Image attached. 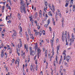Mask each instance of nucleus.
I'll return each mask as SVG.
<instances>
[{
  "instance_id": "obj_1",
  "label": "nucleus",
  "mask_w": 75,
  "mask_h": 75,
  "mask_svg": "<svg viewBox=\"0 0 75 75\" xmlns=\"http://www.w3.org/2000/svg\"><path fill=\"white\" fill-rule=\"evenodd\" d=\"M21 9H20V11L22 13H23V12L25 14H26V11L25 10L26 8L25 6H21Z\"/></svg>"
},
{
  "instance_id": "obj_2",
  "label": "nucleus",
  "mask_w": 75,
  "mask_h": 75,
  "mask_svg": "<svg viewBox=\"0 0 75 75\" xmlns=\"http://www.w3.org/2000/svg\"><path fill=\"white\" fill-rule=\"evenodd\" d=\"M35 65L33 66L32 64H31L30 67V71H32L33 70V72H35L34 69H35Z\"/></svg>"
},
{
  "instance_id": "obj_3",
  "label": "nucleus",
  "mask_w": 75,
  "mask_h": 75,
  "mask_svg": "<svg viewBox=\"0 0 75 75\" xmlns=\"http://www.w3.org/2000/svg\"><path fill=\"white\" fill-rule=\"evenodd\" d=\"M19 41H20V44H18V50H20V47H22V43L21 42V40L20 39H19Z\"/></svg>"
},
{
  "instance_id": "obj_4",
  "label": "nucleus",
  "mask_w": 75,
  "mask_h": 75,
  "mask_svg": "<svg viewBox=\"0 0 75 75\" xmlns=\"http://www.w3.org/2000/svg\"><path fill=\"white\" fill-rule=\"evenodd\" d=\"M55 61H54L53 62V65L54 66H56V64H55V62H57V63H58V56L57 55V54L56 55V58H55Z\"/></svg>"
},
{
  "instance_id": "obj_5",
  "label": "nucleus",
  "mask_w": 75,
  "mask_h": 75,
  "mask_svg": "<svg viewBox=\"0 0 75 75\" xmlns=\"http://www.w3.org/2000/svg\"><path fill=\"white\" fill-rule=\"evenodd\" d=\"M66 52V50H64V51L62 54L64 55V60H65L66 59V57H67V54L65 53Z\"/></svg>"
},
{
  "instance_id": "obj_6",
  "label": "nucleus",
  "mask_w": 75,
  "mask_h": 75,
  "mask_svg": "<svg viewBox=\"0 0 75 75\" xmlns=\"http://www.w3.org/2000/svg\"><path fill=\"white\" fill-rule=\"evenodd\" d=\"M47 22L48 24H45L44 25L45 27L46 28H47V27H48V25L49 24H50V20L48 19L47 21Z\"/></svg>"
},
{
  "instance_id": "obj_7",
  "label": "nucleus",
  "mask_w": 75,
  "mask_h": 75,
  "mask_svg": "<svg viewBox=\"0 0 75 75\" xmlns=\"http://www.w3.org/2000/svg\"><path fill=\"white\" fill-rule=\"evenodd\" d=\"M15 64H18V67L19 66V64H20V59L19 58H18L16 59L15 62Z\"/></svg>"
},
{
  "instance_id": "obj_8",
  "label": "nucleus",
  "mask_w": 75,
  "mask_h": 75,
  "mask_svg": "<svg viewBox=\"0 0 75 75\" xmlns=\"http://www.w3.org/2000/svg\"><path fill=\"white\" fill-rule=\"evenodd\" d=\"M38 53H37V55H38V58H39V57H40L39 56V54H40L41 52V51L40 50V49H38Z\"/></svg>"
},
{
  "instance_id": "obj_9",
  "label": "nucleus",
  "mask_w": 75,
  "mask_h": 75,
  "mask_svg": "<svg viewBox=\"0 0 75 75\" xmlns=\"http://www.w3.org/2000/svg\"><path fill=\"white\" fill-rule=\"evenodd\" d=\"M34 32H35V36H37L40 34V32H37V30H34Z\"/></svg>"
},
{
  "instance_id": "obj_10",
  "label": "nucleus",
  "mask_w": 75,
  "mask_h": 75,
  "mask_svg": "<svg viewBox=\"0 0 75 75\" xmlns=\"http://www.w3.org/2000/svg\"><path fill=\"white\" fill-rule=\"evenodd\" d=\"M71 57L69 56H67L66 57V61H67V62H69V60L70 59Z\"/></svg>"
},
{
  "instance_id": "obj_11",
  "label": "nucleus",
  "mask_w": 75,
  "mask_h": 75,
  "mask_svg": "<svg viewBox=\"0 0 75 75\" xmlns=\"http://www.w3.org/2000/svg\"><path fill=\"white\" fill-rule=\"evenodd\" d=\"M24 47L25 49H26V51L28 52V46L26 45L25 44L24 45Z\"/></svg>"
},
{
  "instance_id": "obj_12",
  "label": "nucleus",
  "mask_w": 75,
  "mask_h": 75,
  "mask_svg": "<svg viewBox=\"0 0 75 75\" xmlns=\"http://www.w3.org/2000/svg\"><path fill=\"white\" fill-rule=\"evenodd\" d=\"M50 43L51 45V46L52 47L53 45H54V40H52V39H51L50 40Z\"/></svg>"
},
{
  "instance_id": "obj_13",
  "label": "nucleus",
  "mask_w": 75,
  "mask_h": 75,
  "mask_svg": "<svg viewBox=\"0 0 75 75\" xmlns=\"http://www.w3.org/2000/svg\"><path fill=\"white\" fill-rule=\"evenodd\" d=\"M74 0H70V7L71 8V7H72V6H73V2H74L73 1Z\"/></svg>"
},
{
  "instance_id": "obj_14",
  "label": "nucleus",
  "mask_w": 75,
  "mask_h": 75,
  "mask_svg": "<svg viewBox=\"0 0 75 75\" xmlns=\"http://www.w3.org/2000/svg\"><path fill=\"white\" fill-rule=\"evenodd\" d=\"M8 5H9L8 4H6V7L7 8V9H9L10 10L11 9V8L10 7V6H9Z\"/></svg>"
},
{
  "instance_id": "obj_15",
  "label": "nucleus",
  "mask_w": 75,
  "mask_h": 75,
  "mask_svg": "<svg viewBox=\"0 0 75 75\" xmlns=\"http://www.w3.org/2000/svg\"><path fill=\"white\" fill-rule=\"evenodd\" d=\"M21 1V5H22V6H24V4H25V3L24 1L23 0H20Z\"/></svg>"
},
{
  "instance_id": "obj_16",
  "label": "nucleus",
  "mask_w": 75,
  "mask_h": 75,
  "mask_svg": "<svg viewBox=\"0 0 75 75\" xmlns=\"http://www.w3.org/2000/svg\"><path fill=\"white\" fill-rule=\"evenodd\" d=\"M16 50H17V53L18 54V56H20V53H19V52L20 51V50H19V49H18V48L16 49Z\"/></svg>"
},
{
  "instance_id": "obj_17",
  "label": "nucleus",
  "mask_w": 75,
  "mask_h": 75,
  "mask_svg": "<svg viewBox=\"0 0 75 75\" xmlns=\"http://www.w3.org/2000/svg\"><path fill=\"white\" fill-rule=\"evenodd\" d=\"M34 50H32L31 51H30V55H34Z\"/></svg>"
},
{
  "instance_id": "obj_18",
  "label": "nucleus",
  "mask_w": 75,
  "mask_h": 75,
  "mask_svg": "<svg viewBox=\"0 0 75 75\" xmlns=\"http://www.w3.org/2000/svg\"><path fill=\"white\" fill-rule=\"evenodd\" d=\"M25 35L26 37V38L27 39V40L28 41V40H29V38L28 37V34H27V32H25Z\"/></svg>"
},
{
  "instance_id": "obj_19",
  "label": "nucleus",
  "mask_w": 75,
  "mask_h": 75,
  "mask_svg": "<svg viewBox=\"0 0 75 75\" xmlns=\"http://www.w3.org/2000/svg\"><path fill=\"white\" fill-rule=\"evenodd\" d=\"M45 57H47V54H48V52L47 51V50H45Z\"/></svg>"
},
{
  "instance_id": "obj_20",
  "label": "nucleus",
  "mask_w": 75,
  "mask_h": 75,
  "mask_svg": "<svg viewBox=\"0 0 75 75\" xmlns=\"http://www.w3.org/2000/svg\"><path fill=\"white\" fill-rule=\"evenodd\" d=\"M12 15V13H10V15H8L7 16V17H9V18L8 19V20H9L11 18V16Z\"/></svg>"
},
{
  "instance_id": "obj_21",
  "label": "nucleus",
  "mask_w": 75,
  "mask_h": 75,
  "mask_svg": "<svg viewBox=\"0 0 75 75\" xmlns=\"http://www.w3.org/2000/svg\"><path fill=\"white\" fill-rule=\"evenodd\" d=\"M66 4L65 5V6L67 7L68 6V3H69V1L66 0Z\"/></svg>"
},
{
  "instance_id": "obj_22",
  "label": "nucleus",
  "mask_w": 75,
  "mask_h": 75,
  "mask_svg": "<svg viewBox=\"0 0 75 75\" xmlns=\"http://www.w3.org/2000/svg\"><path fill=\"white\" fill-rule=\"evenodd\" d=\"M28 34L30 35H31L32 34H31V31H30V29L29 28L28 29Z\"/></svg>"
},
{
  "instance_id": "obj_23",
  "label": "nucleus",
  "mask_w": 75,
  "mask_h": 75,
  "mask_svg": "<svg viewBox=\"0 0 75 75\" xmlns=\"http://www.w3.org/2000/svg\"><path fill=\"white\" fill-rule=\"evenodd\" d=\"M30 35V38H31L32 40H34V37L33 34H31Z\"/></svg>"
},
{
  "instance_id": "obj_24",
  "label": "nucleus",
  "mask_w": 75,
  "mask_h": 75,
  "mask_svg": "<svg viewBox=\"0 0 75 75\" xmlns=\"http://www.w3.org/2000/svg\"><path fill=\"white\" fill-rule=\"evenodd\" d=\"M48 14L49 16H51V17L52 16V15L51 14V11H49L48 13Z\"/></svg>"
},
{
  "instance_id": "obj_25",
  "label": "nucleus",
  "mask_w": 75,
  "mask_h": 75,
  "mask_svg": "<svg viewBox=\"0 0 75 75\" xmlns=\"http://www.w3.org/2000/svg\"><path fill=\"white\" fill-rule=\"evenodd\" d=\"M21 57H23V58L24 59V58H25V52H24L23 53H22V54H21Z\"/></svg>"
},
{
  "instance_id": "obj_26",
  "label": "nucleus",
  "mask_w": 75,
  "mask_h": 75,
  "mask_svg": "<svg viewBox=\"0 0 75 75\" xmlns=\"http://www.w3.org/2000/svg\"><path fill=\"white\" fill-rule=\"evenodd\" d=\"M30 55H28V62H30Z\"/></svg>"
},
{
  "instance_id": "obj_27",
  "label": "nucleus",
  "mask_w": 75,
  "mask_h": 75,
  "mask_svg": "<svg viewBox=\"0 0 75 75\" xmlns=\"http://www.w3.org/2000/svg\"><path fill=\"white\" fill-rule=\"evenodd\" d=\"M38 16V13L37 12H36L35 13V17L36 18L37 17V16Z\"/></svg>"
},
{
  "instance_id": "obj_28",
  "label": "nucleus",
  "mask_w": 75,
  "mask_h": 75,
  "mask_svg": "<svg viewBox=\"0 0 75 75\" xmlns=\"http://www.w3.org/2000/svg\"><path fill=\"white\" fill-rule=\"evenodd\" d=\"M62 40L63 42H64V41H65V39H64V37L63 35L62 36Z\"/></svg>"
},
{
  "instance_id": "obj_29",
  "label": "nucleus",
  "mask_w": 75,
  "mask_h": 75,
  "mask_svg": "<svg viewBox=\"0 0 75 75\" xmlns=\"http://www.w3.org/2000/svg\"><path fill=\"white\" fill-rule=\"evenodd\" d=\"M62 27H64V18H62Z\"/></svg>"
},
{
  "instance_id": "obj_30",
  "label": "nucleus",
  "mask_w": 75,
  "mask_h": 75,
  "mask_svg": "<svg viewBox=\"0 0 75 75\" xmlns=\"http://www.w3.org/2000/svg\"><path fill=\"white\" fill-rule=\"evenodd\" d=\"M67 34H68V36H67V37L68 39H69L70 38V35H69V32H68L67 33Z\"/></svg>"
},
{
  "instance_id": "obj_31",
  "label": "nucleus",
  "mask_w": 75,
  "mask_h": 75,
  "mask_svg": "<svg viewBox=\"0 0 75 75\" xmlns=\"http://www.w3.org/2000/svg\"><path fill=\"white\" fill-rule=\"evenodd\" d=\"M4 9H5V6H2V13L4 12Z\"/></svg>"
},
{
  "instance_id": "obj_32",
  "label": "nucleus",
  "mask_w": 75,
  "mask_h": 75,
  "mask_svg": "<svg viewBox=\"0 0 75 75\" xmlns=\"http://www.w3.org/2000/svg\"><path fill=\"white\" fill-rule=\"evenodd\" d=\"M52 21L53 22V25H55V21L54 20V19H52Z\"/></svg>"
},
{
  "instance_id": "obj_33",
  "label": "nucleus",
  "mask_w": 75,
  "mask_h": 75,
  "mask_svg": "<svg viewBox=\"0 0 75 75\" xmlns=\"http://www.w3.org/2000/svg\"><path fill=\"white\" fill-rule=\"evenodd\" d=\"M15 61V59H13L12 60H11V62H12V64H14V62Z\"/></svg>"
},
{
  "instance_id": "obj_34",
  "label": "nucleus",
  "mask_w": 75,
  "mask_h": 75,
  "mask_svg": "<svg viewBox=\"0 0 75 75\" xmlns=\"http://www.w3.org/2000/svg\"><path fill=\"white\" fill-rule=\"evenodd\" d=\"M59 48H60V47L58 45L57 47V51H58V50H59Z\"/></svg>"
},
{
  "instance_id": "obj_35",
  "label": "nucleus",
  "mask_w": 75,
  "mask_h": 75,
  "mask_svg": "<svg viewBox=\"0 0 75 75\" xmlns=\"http://www.w3.org/2000/svg\"><path fill=\"white\" fill-rule=\"evenodd\" d=\"M75 5L73 6V11H75Z\"/></svg>"
},
{
  "instance_id": "obj_36",
  "label": "nucleus",
  "mask_w": 75,
  "mask_h": 75,
  "mask_svg": "<svg viewBox=\"0 0 75 75\" xmlns=\"http://www.w3.org/2000/svg\"><path fill=\"white\" fill-rule=\"evenodd\" d=\"M13 35L15 36L17 35V33L16 32V31H15V32L13 33Z\"/></svg>"
},
{
  "instance_id": "obj_37",
  "label": "nucleus",
  "mask_w": 75,
  "mask_h": 75,
  "mask_svg": "<svg viewBox=\"0 0 75 75\" xmlns=\"http://www.w3.org/2000/svg\"><path fill=\"white\" fill-rule=\"evenodd\" d=\"M70 42H74V40L73 39H70Z\"/></svg>"
},
{
  "instance_id": "obj_38",
  "label": "nucleus",
  "mask_w": 75,
  "mask_h": 75,
  "mask_svg": "<svg viewBox=\"0 0 75 75\" xmlns=\"http://www.w3.org/2000/svg\"><path fill=\"white\" fill-rule=\"evenodd\" d=\"M38 44H36V45L35 46V50H36L37 49V48H38V46H37Z\"/></svg>"
},
{
  "instance_id": "obj_39",
  "label": "nucleus",
  "mask_w": 75,
  "mask_h": 75,
  "mask_svg": "<svg viewBox=\"0 0 75 75\" xmlns=\"http://www.w3.org/2000/svg\"><path fill=\"white\" fill-rule=\"evenodd\" d=\"M7 2H9L10 4H11V1L10 0H7Z\"/></svg>"
},
{
  "instance_id": "obj_40",
  "label": "nucleus",
  "mask_w": 75,
  "mask_h": 75,
  "mask_svg": "<svg viewBox=\"0 0 75 75\" xmlns=\"http://www.w3.org/2000/svg\"><path fill=\"white\" fill-rule=\"evenodd\" d=\"M1 58H3V57H4V54L1 53Z\"/></svg>"
},
{
  "instance_id": "obj_41",
  "label": "nucleus",
  "mask_w": 75,
  "mask_h": 75,
  "mask_svg": "<svg viewBox=\"0 0 75 75\" xmlns=\"http://www.w3.org/2000/svg\"><path fill=\"white\" fill-rule=\"evenodd\" d=\"M45 5L46 6H48V3H47V2L45 1Z\"/></svg>"
},
{
  "instance_id": "obj_42",
  "label": "nucleus",
  "mask_w": 75,
  "mask_h": 75,
  "mask_svg": "<svg viewBox=\"0 0 75 75\" xmlns=\"http://www.w3.org/2000/svg\"><path fill=\"white\" fill-rule=\"evenodd\" d=\"M52 7L54 11H55V7H54V5H52Z\"/></svg>"
},
{
  "instance_id": "obj_43",
  "label": "nucleus",
  "mask_w": 75,
  "mask_h": 75,
  "mask_svg": "<svg viewBox=\"0 0 75 75\" xmlns=\"http://www.w3.org/2000/svg\"><path fill=\"white\" fill-rule=\"evenodd\" d=\"M42 33L43 35H45V30H43L42 31Z\"/></svg>"
},
{
  "instance_id": "obj_44",
  "label": "nucleus",
  "mask_w": 75,
  "mask_h": 75,
  "mask_svg": "<svg viewBox=\"0 0 75 75\" xmlns=\"http://www.w3.org/2000/svg\"><path fill=\"white\" fill-rule=\"evenodd\" d=\"M7 22L8 23H10V24H11V20H9V21H8Z\"/></svg>"
},
{
  "instance_id": "obj_45",
  "label": "nucleus",
  "mask_w": 75,
  "mask_h": 75,
  "mask_svg": "<svg viewBox=\"0 0 75 75\" xmlns=\"http://www.w3.org/2000/svg\"><path fill=\"white\" fill-rule=\"evenodd\" d=\"M34 23H35V24H36V25L37 26V25H37V21L35 20V21Z\"/></svg>"
},
{
  "instance_id": "obj_46",
  "label": "nucleus",
  "mask_w": 75,
  "mask_h": 75,
  "mask_svg": "<svg viewBox=\"0 0 75 75\" xmlns=\"http://www.w3.org/2000/svg\"><path fill=\"white\" fill-rule=\"evenodd\" d=\"M49 7L50 8V10H52V7H51L50 5H49Z\"/></svg>"
},
{
  "instance_id": "obj_47",
  "label": "nucleus",
  "mask_w": 75,
  "mask_h": 75,
  "mask_svg": "<svg viewBox=\"0 0 75 75\" xmlns=\"http://www.w3.org/2000/svg\"><path fill=\"white\" fill-rule=\"evenodd\" d=\"M29 18L30 19V21H32V16H31L29 17Z\"/></svg>"
},
{
  "instance_id": "obj_48",
  "label": "nucleus",
  "mask_w": 75,
  "mask_h": 75,
  "mask_svg": "<svg viewBox=\"0 0 75 75\" xmlns=\"http://www.w3.org/2000/svg\"><path fill=\"white\" fill-rule=\"evenodd\" d=\"M47 10V6H45L44 7V10Z\"/></svg>"
},
{
  "instance_id": "obj_49",
  "label": "nucleus",
  "mask_w": 75,
  "mask_h": 75,
  "mask_svg": "<svg viewBox=\"0 0 75 75\" xmlns=\"http://www.w3.org/2000/svg\"><path fill=\"white\" fill-rule=\"evenodd\" d=\"M62 69H60V70L59 71V72L60 73V74H62V72H61V71H62Z\"/></svg>"
},
{
  "instance_id": "obj_50",
  "label": "nucleus",
  "mask_w": 75,
  "mask_h": 75,
  "mask_svg": "<svg viewBox=\"0 0 75 75\" xmlns=\"http://www.w3.org/2000/svg\"><path fill=\"white\" fill-rule=\"evenodd\" d=\"M67 31H65V33L64 34V35H65V36L66 37H67Z\"/></svg>"
},
{
  "instance_id": "obj_51",
  "label": "nucleus",
  "mask_w": 75,
  "mask_h": 75,
  "mask_svg": "<svg viewBox=\"0 0 75 75\" xmlns=\"http://www.w3.org/2000/svg\"><path fill=\"white\" fill-rule=\"evenodd\" d=\"M5 57H6V58H7V54L6 53H5Z\"/></svg>"
},
{
  "instance_id": "obj_52",
  "label": "nucleus",
  "mask_w": 75,
  "mask_h": 75,
  "mask_svg": "<svg viewBox=\"0 0 75 75\" xmlns=\"http://www.w3.org/2000/svg\"><path fill=\"white\" fill-rule=\"evenodd\" d=\"M15 36L13 35H12V38H13V39H14V37H15Z\"/></svg>"
},
{
  "instance_id": "obj_53",
  "label": "nucleus",
  "mask_w": 75,
  "mask_h": 75,
  "mask_svg": "<svg viewBox=\"0 0 75 75\" xmlns=\"http://www.w3.org/2000/svg\"><path fill=\"white\" fill-rule=\"evenodd\" d=\"M18 18H20V13H18Z\"/></svg>"
},
{
  "instance_id": "obj_54",
  "label": "nucleus",
  "mask_w": 75,
  "mask_h": 75,
  "mask_svg": "<svg viewBox=\"0 0 75 75\" xmlns=\"http://www.w3.org/2000/svg\"><path fill=\"white\" fill-rule=\"evenodd\" d=\"M46 59H45V58H44V63H45L46 62Z\"/></svg>"
},
{
  "instance_id": "obj_55",
  "label": "nucleus",
  "mask_w": 75,
  "mask_h": 75,
  "mask_svg": "<svg viewBox=\"0 0 75 75\" xmlns=\"http://www.w3.org/2000/svg\"><path fill=\"white\" fill-rule=\"evenodd\" d=\"M59 16L60 17H61L62 16H61V13H59Z\"/></svg>"
},
{
  "instance_id": "obj_56",
  "label": "nucleus",
  "mask_w": 75,
  "mask_h": 75,
  "mask_svg": "<svg viewBox=\"0 0 75 75\" xmlns=\"http://www.w3.org/2000/svg\"><path fill=\"white\" fill-rule=\"evenodd\" d=\"M38 30H39L40 29V25H38Z\"/></svg>"
},
{
  "instance_id": "obj_57",
  "label": "nucleus",
  "mask_w": 75,
  "mask_h": 75,
  "mask_svg": "<svg viewBox=\"0 0 75 75\" xmlns=\"http://www.w3.org/2000/svg\"><path fill=\"white\" fill-rule=\"evenodd\" d=\"M52 47V52H54V47Z\"/></svg>"
},
{
  "instance_id": "obj_58",
  "label": "nucleus",
  "mask_w": 75,
  "mask_h": 75,
  "mask_svg": "<svg viewBox=\"0 0 75 75\" xmlns=\"http://www.w3.org/2000/svg\"><path fill=\"white\" fill-rule=\"evenodd\" d=\"M40 75H43V73H42V71H41L40 74Z\"/></svg>"
},
{
  "instance_id": "obj_59",
  "label": "nucleus",
  "mask_w": 75,
  "mask_h": 75,
  "mask_svg": "<svg viewBox=\"0 0 75 75\" xmlns=\"http://www.w3.org/2000/svg\"><path fill=\"white\" fill-rule=\"evenodd\" d=\"M19 34H20V36L21 37H23V35H22V33H19Z\"/></svg>"
},
{
  "instance_id": "obj_60",
  "label": "nucleus",
  "mask_w": 75,
  "mask_h": 75,
  "mask_svg": "<svg viewBox=\"0 0 75 75\" xmlns=\"http://www.w3.org/2000/svg\"><path fill=\"white\" fill-rule=\"evenodd\" d=\"M23 32V30H22V29H20V31L19 32V33H22Z\"/></svg>"
},
{
  "instance_id": "obj_61",
  "label": "nucleus",
  "mask_w": 75,
  "mask_h": 75,
  "mask_svg": "<svg viewBox=\"0 0 75 75\" xmlns=\"http://www.w3.org/2000/svg\"><path fill=\"white\" fill-rule=\"evenodd\" d=\"M29 49H30V51H32V48H31V47H29Z\"/></svg>"
},
{
  "instance_id": "obj_62",
  "label": "nucleus",
  "mask_w": 75,
  "mask_h": 75,
  "mask_svg": "<svg viewBox=\"0 0 75 75\" xmlns=\"http://www.w3.org/2000/svg\"><path fill=\"white\" fill-rule=\"evenodd\" d=\"M12 52V51L11 50H10L9 51V54H11Z\"/></svg>"
},
{
  "instance_id": "obj_63",
  "label": "nucleus",
  "mask_w": 75,
  "mask_h": 75,
  "mask_svg": "<svg viewBox=\"0 0 75 75\" xmlns=\"http://www.w3.org/2000/svg\"><path fill=\"white\" fill-rule=\"evenodd\" d=\"M61 61H62V60H60L59 62V64H60L61 63Z\"/></svg>"
},
{
  "instance_id": "obj_64",
  "label": "nucleus",
  "mask_w": 75,
  "mask_h": 75,
  "mask_svg": "<svg viewBox=\"0 0 75 75\" xmlns=\"http://www.w3.org/2000/svg\"><path fill=\"white\" fill-rule=\"evenodd\" d=\"M40 42H44V40H40Z\"/></svg>"
}]
</instances>
